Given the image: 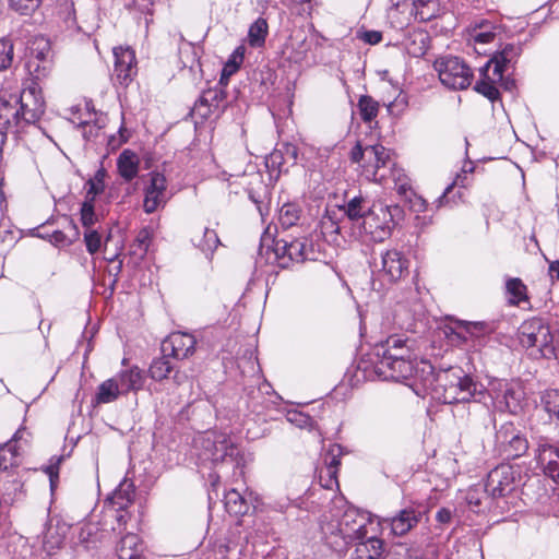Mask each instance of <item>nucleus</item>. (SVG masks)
Instances as JSON below:
<instances>
[{
  "instance_id": "obj_11",
  "label": "nucleus",
  "mask_w": 559,
  "mask_h": 559,
  "mask_svg": "<svg viewBox=\"0 0 559 559\" xmlns=\"http://www.w3.org/2000/svg\"><path fill=\"white\" fill-rule=\"evenodd\" d=\"M408 260L396 249L382 252L380 262H374V269L379 277L388 283H396L405 277L408 273Z\"/></svg>"
},
{
  "instance_id": "obj_12",
  "label": "nucleus",
  "mask_w": 559,
  "mask_h": 559,
  "mask_svg": "<svg viewBox=\"0 0 559 559\" xmlns=\"http://www.w3.org/2000/svg\"><path fill=\"white\" fill-rule=\"evenodd\" d=\"M499 34V26L495 23L480 20L471 24L466 29L467 43L478 55L489 53L487 46L491 45Z\"/></svg>"
},
{
  "instance_id": "obj_52",
  "label": "nucleus",
  "mask_w": 559,
  "mask_h": 559,
  "mask_svg": "<svg viewBox=\"0 0 559 559\" xmlns=\"http://www.w3.org/2000/svg\"><path fill=\"white\" fill-rule=\"evenodd\" d=\"M404 199L408 203L409 209L415 213L425 212L427 209L426 200L414 191H411Z\"/></svg>"
},
{
  "instance_id": "obj_7",
  "label": "nucleus",
  "mask_w": 559,
  "mask_h": 559,
  "mask_svg": "<svg viewBox=\"0 0 559 559\" xmlns=\"http://www.w3.org/2000/svg\"><path fill=\"white\" fill-rule=\"evenodd\" d=\"M441 83L452 90H464L472 83L469 67L459 57H441L435 62Z\"/></svg>"
},
{
  "instance_id": "obj_55",
  "label": "nucleus",
  "mask_w": 559,
  "mask_h": 559,
  "mask_svg": "<svg viewBox=\"0 0 559 559\" xmlns=\"http://www.w3.org/2000/svg\"><path fill=\"white\" fill-rule=\"evenodd\" d=\"M26 66H27L29 73L33 74L35 76V79H37V80L45 78L47 75V74H44L43 61H40V60H35L34 58H28Z\"/></svg>"
},
{
  "instance_id": "obj_15",
  "label": "nucleus",
  "mask_w": 559,
  "mask_h": 559,
  "mask_svg": "<svg viewBox=\"0 0 559 559\" xmlns=\"http://www.w3.org/2000/svg\"><path fill=\"white\" fill-rule=\"evenodd\" d=\"M374 372L383 380L406 381L409 380L415 371V361L413 357L397 360H374Z\"/></svg>"
},
{
  "instance_id": "obj_38",
  "label": "nucleus",
  "mask_w": 559,
  "mask_h": 559,
  "mask_svg": "<svg viewBox=\"0 0 559 559\" xmlns=\"http://www.w3.org/2000/svg\"><path fill=\"white\" fill-rule=\"evenodd\" d=\"M171 371H174V366L167 356L154 359L148 368V374L154 381L167 379Z\"/></svg>"
},
{
  "instance_id": "obj_36",
  "label": "nucleus",
  "mask_w": 559,
  "mask_h": 559,
  "mask_svg": "<svg viewBox=\"0 0 559 559\" xmlns=\"http://www.w3.org/2000/svg\"><path fill=\"white\" fill-rule=\"evenodd\" d=\"M20 463V453L15 441H9L0 448V469L8 471L17 466Z\"/></svg>"
},
{
  "instance_id": "obj_8",
  "label": "nucleus",
  "mask_w": 559,
  "mask_h": 559,
  "mask_svg": "<svg viewBox=\"0 0 559 559\" xmlns=\"http://www.w3.org/2000/svg\"><path fill=\"white\" fill-rule=\"evenodd\" d=\"M134 498V487L132 483L123 480L117 487V489L106 499L104 506L105 519L114 518L117 522V526H112V530L121 531L124 528L129 513L127 509L132 504Z\"/></svg>"
},
{
  "instance_id": "obj_23",
  "label": "nucleus",
  "mask_w": 559,
  "mask_h": 559,
  "mask_svg": "<svg viewBox=\"0 0 559 559\" xmlns=\"http://www.w3.org/2000/svg\"><path fill=\"white\" fill-rule=\"evenodd\" d=\"M117 169L121 178L126 181L134 179L140 169V158L131 150H123L117 158Z\"/></svg>"
},
{
  "instance_id": "obj_39",
  "label": "nucleus",
  "mask_w": 559,
  "mask_h": 559,
  "mask_svg": "<svg viewBox=\"0 0 559 559\" xmlns=\"http://www.w3.org/2000/svg\"><path fill=\"white\" fill-rule=\"evenodd\" d=\"M246 48L243 46L237 47L229 56L228 60L224 64L221 82L228 81V79L235 74L240 68L245 58Z\"/></svg>"
},
{
  "instance_id": "obj_1",
  "label": "nucleus",
  "mask_w": 559,
  "mask_h": 559,
  "mask_svg": "<svg viewBox=\"0 0 559 559\" xmlns=\"http://www.w3.org/2000/svg\"><path fill=\"white\" fill-rule=\"evenodd\" d=\"M397 206L373 204L359 223L350 224V234L364 243L382 242L391 236L393 228V212Z\"/></svg>"
},
{
  "instance_id": "obj_62",
  "label": "nucleus",
  "mask_w": 559,
  "mask_h": 559,
  "mask_svg": "<svg viewBox=\"0 0 559 559\" xmlns=\"http://www.w3.org/2000/svg\"><path fill=\"white\" fill-rule=\"evenodd\" d=\"M340 464H341L340 459L337 456H332L331 461L326 463L325 467L333 466L337 471Z\"/></svg>"
},
{
  "instance_id": "obj_25",
  "label": "nucleus",
  "mask_w": 559,
  "mask_h": 559,
  "mask_svg": "<svg viewBox=\"0 0 559 559\" xmlns=\"http://www.w3.org/2000/svg\"><path fill=\"white\" fill-rule=\"evenodd\" d=\"M402 46L408 56L423 57L428 49V36L423 31L414 29L405 36Z\"/></svg>"
},
{
  "instance_id": "obj_59",
  "label": "nucleus",
  "mask_w": 559,
  "mask_h": 559,
  "mask_svg": "<svg viewBox=\"0 0 559 559\" xmlns=\"http://www.w3.org/2000/svg\"><path fill=\"white\" fill-rule=\"evenodd\" d=\"M451 516H452L451 511L443 508L437 512L436 519L440 523H448V522H450Z\"/></svg>"
},
{
  "instance_id": "obj_9",
  "label": "nucleus",
  "mask_w": 559,
  "mask_h": 559,
  "mask_svg": "<svg viewBox=\"0 0 559 559\" xmlns=\"http://www.w3.org/2000/svg\"><path fill=\"white\" fill-rule=\"evenodd\" d=\"M143 210L152 214L164 207L169 200L167 179L159 171H151L143 180Z\"/></svg>"
},
{
  "instance_id": "obj_35",
  "label": "nucleus",
  "mask_w": 559,
  "mask_h": 559,
  "mask_svg": "<svg viewBox=\"0 0 559 559\" xmlns=\"http://www.w3.org/2000/svg\"><path fill=\"white\" fill-rule=\"evenodd\" d=\"M267 22L266 20L259 17L249 27L248 41L251 47H262L267 36Z\"/></svg>"
},
{
  "instance_id": "obj_13",
  "label": "nucleus",
  "mask_w": 559,
  "mask_h": 559,
  "mask_svg": "<svg viewBox=\"0 0 559 559\" xmlns=\"http://www.w3.org/2000/svg\"><path fill=\"white\" fill-rule=\"evenodd\" d=\"M426 513L419 506H409L400 510L394 516L379 522L382 527H390L394 536H404L415 528Z\"/></svg>"
},
{
  "instance_id": "obj_40",
  "label": "nucleus",
  "mask_w": 559,
  "mask_h": 559,
  "mask_svg": "<svg viewBox=\"0 0 559 559\" xmlns=\"http://www.w3.org/2000/svg\"><path fill=\"white\" fill-rule=\"evenodd\" d=\"M390 174L395 185V189L400 195L405 197L408 193H411V191H413L411 186V179L408 178L404 169L393 164L392 167H390Z\"/></svg>"
},
{
  "instance_id": "obj_51",
  "label": "nucleus",
  "mask_w": 559,
  "mask_h": 559,
  "mask_svg": "<svg viewBox=\"0 0 559 559\" xmlns=\"http://www.w3.org/2000/svg\"><path fill=\"white\" fill-rule=\"evenodd\" d=\"M336 469L332 467H325L321 471L320 481L326 489L333 490L338 487Z\"/></svg>"
},
{
  "instance_id": "obj_3",
  "label": "nucleus",
  "mask_w": 559,
  "mask_h": 559,
  "mask_svg": "<svg viewBox=\"0 0 559 559\" xmlns=\"http://www.w3.org/2000/svg\"><path fill=\"white\" fill-rule=\"evenodd\" d=\"M518 338L521 346L533 358L555 356L554 335L550 326L539 318L524 321L519 328Z\"/></svg>"
},
{
  "instance_id": "obj_17",
  "label": "nucleus",
  "mask_w": 559,
  "mask_h": 559,
  "mask_svg": "<svg viewBox=\"0 0 559 559\" xmlns=\"http://www.w3.org/2000/svg\"><path fill=\"white\" fill-rule=\"evenodd\" d=\"M536 460L544 474L559 484V443L540 439L536 449Z\"/></svg>"
},
{
  "instance_id": "obj_50",
  "label": "nucleus",
  "mask_w": 559,
  "mask_h": 559,
  "mask_svg": "<svg viewBox=\"0 0 559 559\" xmlns=\"http://www.w3.org/2000/svg\"><path fill=\"white\" fill-rule=\"evenodd\" d=\"M94 200L86 199V201L82 204L81 207V222L83 226L90 228L96 222V216L94 213Z\"/></svg>"
},
{
  "instance_id": "obj_27",
  "label": "nucleus",
  "mask_w": 559,
  "mask_h": 559,
  "mask_svg": "<svg viewBox=\"0 0 559 559\" xmlns=\"http://www.w3.org/2000/svg\"><path fill=\"white\" fill-rule=\"evenodd\" d=\"M383 554V542L370 537L356 545L353 559H380Z\"/></svg>"
},
{
  "instance_id": "obj_22",
  "label": "nucleus",
  "mask_w": 559,
  "mask_h": 559,
  "mask_svg": "<svg viewBox=\"0 0 559 559\" xmlns=\"http://www.w3.org/2000/svg\"><path fill=\"white\" fill-rule=\"evenodd\" d=\"M20 119L19 98L14 95L9 98L0 96V129L17 124Z\"/></svg>"
},
{
  "instance_id": "obj_24",
  "label": "nucleus",
  "mask_w": 559,
  "mask_h": 559,
  "mask_svg": "<svg viewBox=\"0 0 559 559\" xmlns=\"http://www.w3.org/2000/svg\"><path fill=\"white\" fill-rule=\"evenodd\" d=\"M115 378L118 380L123 394H127L130 391L136 392L141 390L145 382V377L142 370L136 366L120 371Z\"/></svg>"
},
{
  "instance_id": "obj_58",
  "label": "nucleus",
  "mask_w": 559,
  "mask_h": 559,
  "mask_svg": "<svg viewBox=\"0 0 559 559\" xmlns=\"http://www.w3.org/2000/svg\"><path fill=\"white\" fill-rule=\"evenodd\" d=\"M359 38L370 45L379 44L382 39V34L378 31H366L359 35Z\"/></svg>"
},
{
  "instance_id": "obj_37",
  "label": "nucleus",
  "mask_w": 559,
  "mask_h": 559,
  "mask_svg": "<svg viewBox=\"0 0 559 559\" xmlns=\"http://www.w3.org/2000/svg\"><path fill=\"white\" fill-rule=\"evenodd\" d=\"M506 289L511 305H519L527 300V287L520 278H509L506 283Z\"/></svg>"
},
{
  "instance_id": "obj_56",
  "label": "nucleus",
  "mask_w": 559,
  "mask_h": 559,
  "mask_svg": "<svg viewBox=\"0 0 559 559\" xmlns=\"http://www.w3.org/2000/svg\"><path fill=\"white\" fill-rule=\"evenodd\" d=\"M287 420L299 427H307L310 424V418L300 412H289L287 414Z\"/></svg>"
},
{
  "instance_id": "obj_16",
  "label": "nucleus",
  "mask_w": 559,
  "mask_h": 559,
  "mask_svg": "<svg viewBox=\"0 0 559 559\" xmlns=\"http://www.w3.org/2000/svg\"><path fill=\"white\" fill-rule=\"evenodd\" d=\"M45 107V99L36 83L25 88L19 98L21 118L28 123L38 120L44 115Z\"/></svg>"
},
{
  "instance_id": "obj_61",
  "label": "nucleus",
  "mask_w": 559,
  "mask_h": 559,
  "mask_svg": "<svg viewBox=\"0 0 559 559\" xmlns=\"http://www.w3.org/2000/svg\"><path fill=\"white\" fill-rule=\"evenodd\" d=\"M549 273L552 278H557L559 281V261H555V262L550 263Z\"/></svg>"
},
{
  "instance_id": "obj_48",
  "label": "nucleus",
  "mask_w": 559,
  "mask_h": 559,
  "mask_svg": "<svg viewBox=\"0 0 559 559\" xmlns=\"http://www.w3.org/2000/svg\"><path fill=\"white\" fill-rule=\"evenodd\" d=\"M105 170L99 169L96 171L95 176L87 182L88 190L86 194V199L95 200V197L102 193L105 189Z\"/></svg>"
},
{
  "instance_id": "obj_20",
  "label": "nucleus",
  "mask_w": 559,
  "mask_h": 559,
  "mask_svg": "<svg viewBox=\"0 0 559 559\" xmlns=\"http://www.w3.org/2000/svg\"><path fill=\"white\" fill-rule=\"evenodd\" d=\"M195 338L183 332H174L163 343V350L170 349L173 357L177 359H186L194 353Z\"/></svg>"
},
{
  "instance_id": "obj_46",
  "label": "nucleus",
  "mask_w": 559,
  "mask_h": 559,
  "mask_svg": "<svg viewBox=\"0 0 559 559\" xmlns=\"http://www.w3.org/2000/svg\"><path fill=\"white\" fill-rule=\"evenodd\" d=\"M443 333L452 345L460 346L468 341L465 331L457 328V320L453 322V325L444 326Z\"/></svg>"
},
{
  "instance_id": "obj_63",
  "label": "nucleus",
  "mask_w": 559,
  "mask_h": 559,
  "mask_svg": "<svg viewBox=\"0 0 559 559\" xmlns=\"http://www.w3.org/2000/svg\"><path fill=\"white\" fill-rule=\"evenodd\" d=\"M53 239H55V241H57V242H61V241H63V240H64V235H63V233H62V231H56V233L53 234Z\"/></svg>"
},
{
  "instance_id": "obj_33",
  "label": "nucleus",
  "mask_w": 559,
  "mask_h": 559,
  "mask_svg": "<svg viewBox=\"0 0 559 559\" xmlns=\"http://www.w3.org/2000/svg\"><path fill=\"white\" fill-rule=\"evenodd\" d=\"M285 156L295 163L297 159V148L294 145L285 144L282 148L274 150L267 156L266 165L282 171V167L285 163Z\"/></svg>"
},
{
  "instance_id": "obj_28",
  "label": "nucleus",
  "mask_w": 559,
  "mask_h": 559,
  "mask_svg": "<svg viewBox=\"0 0 559 559\" xmlns=\"http://www.w3.org/2000/svg\"><path fill=\"white\" fill-rule=\"evenodd\" d=\"M365 522L364 516L346 512L341 522V530L346 536L359 539L366 536Z\"/></svg>"
},
{
  "instance_id": "obj_60",
  "label": "nucleus",
  "mask_w": 559,
  "mask_h": 559,
  "mask_svg": "<svg viewBox=\"0 0 559 559\" xmlns=\"http://www.w3.org/2000/svg\"><path fill=\"white\" fill-rule=\"evenodd\" d=\"M173 380L177 385H181L188 381V374L185 371L176 370Z\"/></svg>"
},
{
  "instance_id": "obj_10",
  "label": "nucleus",
  "mask_w": 559,
  "mask_h": 559,
  "mask_svg": "<svg viewBox=\"0 0 559 559\" xmlns=\"http://www.w3.org/2000/svg\"><path fill=\"white\" fill-rule=\"evenodd\" d=\"M202 457L213 463L225 462L238 453L237 448L226 433L207 432L201 438Z\"/></svg>"
},
{
  "instance_id": "obj_18",
  "label": "nucleus",
  "mask_w": 559,
  "mask_h": 559,
  "mask_svg": "<svg viewBox=\"0 0 559 559\" xmlns=\"http://www.w3.org/2000/svg\"><path fill=\"white\" fill-rule=\"evenodd\" d=\"M115 67L114 75L120 84H128L136 74V61L134 50L130 47L114 48Z\"/></svg>"
},
{
  "instance_id": "obj_53",
  "label": "nucleus",
  "mask_w": 559,
  "mask_h": 559,
  "mask_svg": "<svg viewBox=\"0 0 559 559\" xmlns=\"http://www.w3.org/2000/svg\"><path fill=\"white\" fill-rule=\"evenodd\" d=\"M84 240L86 245V249L90 253H95L99 250L102 245L100 235L96 230H87L84 234Z\"/></svg>"
},
{
  "instance_id": "obj_54",
  "label": "nucleus",
  "mask_w": 559,
  "mask_h": 559,
  "mask_svg": "<svg viewBox=\"0 0 559 559\" xmlns=\"http://www.w3.org/2000/svg\"><path fill=\"white\" fill-rule=\"evenodd\" d=\"M509 447L513 450V455L519 456L527 450V441L520 435H514L509 440Z\"/></svg>"
},
{
  "instance_id": "obj_57",
  "label": "nucleus",
  "mask_w": 559,
  "mask_h": 559,
  "mask_svg": "<svg viewBox=\"0 0 559 559\" xmlns=\"http://www.w3.org/2000/svg\"><path fill=\"white\" fill-rule=\"evenodd\" d=\"M466 176L457 175L454 181L449 185L443 194L438 199V207L442 206L447 201V195L451 192L454 186H465L464 180Z\"/></svg>"
},
{
  "instance_id": "obj_47",
  "label": "nucleus",
  "mask_w": 559,
  "mask_h": 559,
  "mask_svg": "<svg viewBox=\"0 0 559 559\" xmlns=\"http://www.w3.org/2000/svg\"><path fill=\"white\" fill-rule=\"evenodd\" d=\"M10 7L21 15H31L40 5L41 0H9Z\"/></svg>"
},
{
  "instance_id": "obj_42",
  "label": "nucleus",
  "mask_w": 559,
  "mask_h": 559,
  "mask_svg": "<svg viewBox=\"0 0 559 559\" xmlns=\"http://www.w3.org/2000/svg\"><path fill=\"white\" fill-rule=\"evenodd\" d=\"M358 108L361 119L365 122L372 121L379 111V103L368 95H364L358 100Z\"/></svg>"
},
{
  "instance_id": "obj_19",
  "label": "nucleus",
  "mask_w": 559,
  "mask_h": 559,
  "mask_svg": "<svg viewBox=\"0 0 559 559\" xmlns=\"http://www.w3.org/2000/svg\"><path fill=\"white\" fill-rule=\"evenodd\" d=\"M376 360H397L413 357L406 340L400 336H390L383 344L374 348Z\"/></svg>"
},
{
  "instance_id": "obj_31",
  "label": "nucleus",
  "mask_w": 559,
  "mask_h": 559,
  "mask_svg": "<svg viewBox=\"0 0 559 559\" xmlns=\"http://www.w3.org/2000/svg\"><path fill=\"white\" fill-rule=\"evenodd\" d=\"M412 5L420 21H429L442 11V0H416Z\"/></svg>"
},
{
  "instance_id": "obj_6",
  "label": "nucleus",
  "mask_w": 559,
  "mask_h": 559,
  "mask_svg": "<svg viewBox=\"0 0 559 559\" xmlns=\"http://www.w3.org/2000/svg\"><path fill=\"white\" fill-rule=\"evenodd\" d=\"M491 394L495 408L502 413L520 415L527 404L524 385L518 380H499L492 383Z\"/></svg>"
},
{
  "instance_id": "obj_26",
  "label": "nucleus",
  "mask_w": 559,
  "mask_h": 559,
  "mask_svg": "<svg viewBox=\"0 0 559 559\" xmlns=\"http://www.w3.org/2000/svg\"><path fill=\"white\" fill-rule=\"evenodd\" d=\"M276 251L282 252L283 255L288 257L292 261L302 262L309 259L310 248L306 239H295L290 242L284 241L283 246L278 241L276 243Z\"/></svg>"
},
{
  "instance_id": "obj_44",
  "label": "nucleus",
  "mask_w": 559,
  "mask_h": 559,
  "mask_svg": "<svg viewBox=\"0 0 559 559\" xmlns=\"http://www.w3.org/2000/svg\"><path fill=\"white\" fill-rule=\"evenodd\" d=\"M362 203V198L355 197L346 204L345 213L348 219L352 222V224L359 223L360 219H364L365 214H367V211H365Z\"/></svg>"
},
{
  "instance_id": "obj_2",
  "label": "nucleus",
  "mask_w": 559,
  "mask_h": 559,
  "mask_svg": "<svg viewBox=\"0 0 559 559\" xmlns=\"http://www.w3.org/2000/svg\"><path fill=\"white\" fill-rule=\"evenodd\" d=\"M437 385L433 389L436 397L445 404L480 401L483 385L473 381L468 376L455 372H442L437 376Z\"/></svg>"
},
{
  "instance_id": "obj_64",
  "label": "nucleus",
  "mask_w": 559,
  "mask_h": 559,
  "mask_svg": "<svg viewBox=\"0 0 559 559\" xmlns=\"http://www.w3.org/2000/svg\"><path fill=\"white\" fill-rule=\"evenodd\" d=\"M148 236V233L146 230H142L139 235V240L143 241Z\"/></svg>"
},
{
  "instance_id": "obj_49",
  "label": "nucleus",
  "mask_w": 559,
  "mask_h": 559,
  "mask_svg": "<svg viewBox=\"0 0 559 559\" xmlns=\"http://www.w3.org/2000/svg\"><path fill=\"white\" fill-rule=\"evenodd\" d=\"M13 60V45L10 40L0 39V71L9 68Z\"/></svg>"
},
{
  "instance_id": "obj_43",
  "label": "nucleus",
  "mask_w": 559,
  "mask_h": 559,
  "mask_svg": "<svg viewBox=\"0 0 559 559\" xmlns=\"http://www.w3.org/2000/svg\"><path fill=\"white\" fill-rule=\"evenodd\" d=\"M542 404L549 416L559 421V390H547L542 396Z\"/></svg>"
},
{
  "instance_id": "obj_32",
  "label": "nucleus",
  "mask_w": 559,
  "mask_h": 559,
  "mask_svg": "<svg viewBox=\"0 0 559 559\" xmlns=\"http://www.w3.org/2000/svg\"><path fill=\"white\" fill-rule=\"evenodd\" d=\"M29 58L43 61L44 74H48L51 68L50 46L47 39L36 38L29 48Z\"/></svg>"
},
{
  "instance_id": "obj_5",
  "label": "nucleus",
  "mask_w": 559,
  "mask_h": 559,
  "mask_svg": "<svg viewBox=\"0 0 559 559\" xmlns=\"http://www.w3.org/2000/svg\"><path fill=\"white\" fill-rule=\"evenodd\" d=\"M350 156L353 162L360 164L361 173L368 180L382 183L386 178L385 168L391 165V156L384 146L377 144L361 147L358 143Z\"/></svg>"
},
{
  "instance_id": "obj_34",
  "label": "nucleus",
  "mask_w": 559,
  "mask_h": 559,
  "mask_svg": "<svg viewBox=\"0 0 559 559\" xmlns=\"http://www.w3.org/2000/svg\"><path fill=\"white\" fill-rule=\"evenodd\" d=\"M225 507L228 513L234 515L246 514L249 510L246 498L236 489H230L226 492Z\"/></svg>"
},
{
  "instance_id": "obj_30",
  "label": "nucleus",
  "mask_w": 559,
  "mask_h": 559,
  "mask_svg": "<svg viewBox=\"0 0 559 559\" xmlns=\"http://www.w3.org/2000/svg\"><path fill=\"white\" fill-rule=\"evenodd\" d=\"M120 395H123V392L120 389L118 380L114 377L99 384L95 395V402L97 404H108L116 401Z\"/></svg>"
},
{
  "instance_id": "obj_21",
  "label": "nucleus",
  "mask_w": 559,
  "mask_h": 559,
  "mask_svg": "<svg viewBox=\"0 0 559 559\" xmlns=\"http://www.w3.org/2000/svg\"><path fill=\"white\" fill-rule=\"evenodd\" d=\"M191 240L193 245L206 255H211L219 245V238L216 231L205 226H195L192 231Z\"/></svg>"
},
{
  "instance_id": "obj_29",
  "label": "nucleus",
  "mask_w": 559,
  "mask_h": 559,
  "mask_svg": "<svg viewBox=\"0 0 559 559\" xmlns=\"http://www.w3.org/2000/svg\"><path fill=\"white\" fill-rule=\"evenodd\" d=\"M142 554V545L138 535L129 533L124 535L117 546L119 559H139Z\"/></svg>"
},
{
  "instance_id": "obj_41",
  "label": "nucleus",
  "mask_w": 559,
  "mask_h": 559,
  "mask_svg": "<svg viewBox=\"0 0 559 559\" xmlns=\"http://www.w3.org/2000/svg\"><path fill=\"white\" fill-rule=\"evenodd\" d=\"M300 218V209L294 203L284 204L278 212V222L282 227L289 228L297 224Z\"/></svg>"
},
{
  "instance_id": "obj_4",
  "label": "nucleus",
  "mask_w": 559,
  "mask_h": 559,
  "mask_svg": "<svg viewBox=\"0 0 559 559\" xmlns=\"http://www.w3.org/2000/svg\"><path fill=\"white\" fill-rule=\"evenodd\" d=\"M516 51L518 48L513 45H507L493 55L480 69V79L475 85V91L492 102L496 100L499 97L496 84L502 80L506 67L515 58Z\"/></svg>"
},
{
  "instance_id": "obj_45",
  "label": "nucleus",
  "mask_w": 559,
  "mask_h": 559,
  "mask_svg": "<svg viewBox=\"0 0 559 559\" xmlns=\"http://www.w3.org/2000/svg\"><path fill=\"white\" fill-rule=\"evenodd\" d=\"M457 328L465 331L468 340L479 338L487 334V326L484 322L457 320Z\"/></svg>"
},
{
  "instance_id": "obj_14",
  "label": "nucleus",
  "mask_w": 559,
  "mask_h": 559,
  "mask_svg": "<svg viewBox=\"0 0 559 559\" xmlns=\"http://www.w3.org/2000/svg\"><path fill=\"white\" fill-rule=\"evenodd\" d=\"M518 472L510 464H500L491 469L485 485L486 491L492 497H503L511 492Z\"/></svg>"
}]
</instances>
